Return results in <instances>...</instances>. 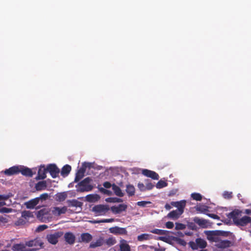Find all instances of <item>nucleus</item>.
<instances>
[{
  "label": "nucleus",
  "instance_id": "obj_15",
  "mask_svg": "<svg viewBox=\"0 0 251 251\" xmlns=\"http://www.w3.org/2000/svg\"><path fill=\"white\" fill-rule=\"evenodd\" d=\"M86 169L84 167L79 168L75 174L74 182H77L79 181L84 176Z\"/></svg>",
  "mask_w": 251,
  "mask_h": 251
},
{
  "label": "nucleus",
  "instance_id": "obj_7",
  "mask_svg": "<svg viewBox=\"0 0 251 251\" xmlns=\"http://www.w3.org/2000/svg\"><path fill=\"white\" fill-rule=\"evenodd\" d=\"M63 235L62 231L55 232L53 234H48L46 238L48 241L53 245H55L58 242V239Z\"/></svg>",
  "mask_w": 251,
  "mask_h": 251
},
{
  "label": "nucleus",
  "instance_id": "obj_8",
  "mask_svg": "<svg viewBox=\"0 0 251 251\" xmlns=\"http://www.w3.org/2000/svg\"><path fill=\"white\" fill-rule=\"evenodd\" d=\"M47 171L52 178H56L60 172L59 168L54 164L48 165L47 166Z\"/></svg>",
  "mask_w": 251,
  "mask_h": 251
},
{
  "label": "nucleus",
  "instance_id": "obj_56",
  "mask_svg": "<svg viewBox=\"0 0 251 251\" xmlns=\"http://www.w3.org/2000/svg\"><path fill=\"white\" fill-rule=\"evenodd\" d=\"M88 201H91L92 199L93 198V195H88L86 197Z\"/></svg>",
  "mask_w": 251,
  "mask_h": 251
},
{
  "label": "nucleus",
  "instance_id": "obj_3",
  "mask_svg": "<svg viewBox=\"0 0 251 251\" xmlns=\"http://www.w3.org/2000/svg\"><path fill=\"white\" fill-rule=\"evenodd\" d=\"M92 181L89 177L84 178L76 185V191L80 193L91 191L93 188V186L90 184Z\"/></svg>",
  "mask_w": 251,
  "mask_h": 251
},
{
  "label": "nucleus",
  "instance_id": "obj_55",
  "mask_svg": "<svg viewBox=\"0 0 251 251\" xmlns=\"http://www.w3.org/2000/svg\"><path fill=\"white\" fill-rule=\"evenodd\" d=\"M244 213L247 215H250L251 214V210L249 209H246L245 210Z\"/></svg>",
  "mask_w": 251,
  "mask_h": 251
},
{
  "label": "nucleus",
  "instance_id": "obj_27",
  "mask_svg": "<svg viewBox=\"0 0 251 251\" xmlns=\"http://www.w3.org/2000/svg\"><path fill=\"white\" fill-rule=\"evenodd\" d=\"M92 235L88 233H82L81 235V239L83 242L88 243L92 240Z\"/></svg>",
  "mask_w": 251,
  "mask_h": 251
},
{
  "label": "nucleus",
  "instance_id": "obj_52",
  "mask_svg": "<svg viewBox=\"0 0 251 251\" xmlns=\"http://www.w3.org/2000/svg\"><path fill=\"white\" fill-rule=\"evenodd\" d=\"M207 215L208 217H209L211 218H213L214 219H220L219 217L215 214H209H209H207Z\"/></svg>",
  "mask_w": 251,
  "mask_h": 251
},
{
  "label": "nucleus",
  "instance_id": "obj_19",
  "mask_svg": "<svg viewBox=\"0 0 251 251\" xmlns=\"http://www.w3.org/2000/svg\"><path fill=\"white\" fill-rule=\"evenodd\" d=\"M66 242L69 244H73L75 241V236L71 232H67L64 235Z\"/></svg>",
  "mask_w": 251,
  "mask_h": 251
},
{
  "label": "nucleus",
  "instance_id": "obj_5",
  "mask_svg": "<svg viewBox=\"0 0 251 251\" xmlns=\"http://www.w3.org/2000/svg\"><path fill=\"white\" fill-rule=\"evenodd\" d=\"M206 234L207 239L210 241H218L220 236H228V232L221 230L207 231Z\"/></svg>",
  "mask_w": 251,
  "mask_h": 251
},
{
  "label": "nucleus",
  "instance_id": "obj_33",
  "mask_svg": "<svg viewBox=\"0 0 251 251\" xmlns=\"http://www.w3.org/2000/svg\"><path fill=\"white\" fill-rule=\"evenodd\" d=\"M114 221V219L111 218V219H102L100 220H95L94 221H92V222L94 224H99L101 223H112Z\"/></svg>",
  "mask_w": 251,
  "mask_h": 251
},
{
  "label": "nucleus",
  "instance_id": "obj_61",
  "mask_svg": "<svg viewBox=\"0 0 251 251\" xmlns=\"http://www.w3.org/2000/svg\"><path fill=\"white\" fill-rule=\"evenodd\" d=\"M5 204H6V203H5V201H0V207L2 206Z\"/></svg>",
  "mask_w": 251,
  "mask_h": 251
},
{
  "label": "nucleus",
  "instance_id": "obj_51",
  "mask_svg": "<svg viewBox=\"0 0 251 251\" xmlns=\"http://www.w3.org/2000/svg\"><path fill=\"white\" fill-rule=\"evenodd\" d=\"M103 186L105 188H110L111 187H112V185L108 182V181H105L103 183Z\"/></svg>",
  "mask_w": 251,
  "mask_h": 251
},
{
  "label": "nucleus",
  "instance_id": "obj_62",
  "mask_svg": "<svg viewBox=\"0 0 251 251\" xmlns=\"http://www.w3.org/2000/svg\"><path fill=\"white\" fill-rule=\"evenodd\" d=\"M100 191L102 193H103V194H104V192L106 191V189L103 188H100Z\"/></svg>",
  "mask_w": 251,
  "mask_h": 251
},
{
  "label": "nucleus",
  "instance_id": "obj_23",
  "mask_svg": "<svg viewBox=\"0 0 251 251\" xmlns=\"http://www.w3.org/2000/svg\"><path fill=\"white\" fill-rule=\"evenodd\" d=\"M112 190L116 196L120 197H123L124 196V194L122 192L121 188L115 184H112Z\"/></svg>",
  "mask_w": 251,
  "mask_h": 251
},
{
  "label": "nucleus",
  "instance_id": "obj_32",
  "mask_svg": "<svg viewBox=\"0 0 251 251\" xmlns=\"http://www.w3.org/2000/svg\"><path fill=\"white\" fill-rule=\"evenodd\" d=\"M22 217L27 219L28 218L33 217V215L31 212L25 210L22 213Z\"/></svg>",
  "mask_w": 251,
  "mask_h": 251
},
{
  "label": "nucleus",
  "instance_id": "obj_45",
  "mask_svg": "<svg viewBox=\"0 0 251 251\" xmlns=\"http://www.w3.org/2000/svg\"><path fill=\"white\" fill-rule=\"evenodd\" d=\"M49 197V195L47 193H44L41 194L39 197H37V198H39V201L40 200H46Z\"/></svg>",
  "mask_w": 251,
  "mask_h": 251
},
{
  "label": "nucleus",
  "instance_id": "obj_35",
  "mask_svg": "<svg viewBox=\"0 0 251 251\" xmlns=\"http://www.w3.org/2000/svg\"><path fill=\"white\" fill-rule=\"evenodd\" d=\"M106 201L109 202H121L123 200L118 198H109L106 200Z\"/></svg>",
  "mask_w": 251,
  "mask_h": 251
},
{
  "label": "nucleus",
  "instance_id": "obj_40",
  "mask_svg": "<svg viewBox=\"0 0 251 251\" xmlns=\"http://www.w3.org/2000/svg\"><path fill=\"white\" fill-rule=\"evenodd\" d=\"M150 201H140L137 202V205L141 207H145L148 204H151Z\"/></svg>",
  "mask_w": 251,
  "mask_h": 251
},
{
  "label": "nucleus",
  "instance_id": "obj_59",
  "mask_svg": "<svg viewBox=\"0 0 251 251\" xmlns=\"http://www.w3.org/2000/svg\"><path fill=\"white\" fill-rule=\"evenodd\" d=\"M165 249L164 248H155L154 251H165Z\"/></svg>",
  "mask_w": 251,
  "mask_h": 251
},
{
  "label": "nucleus",
  "instance_id": "obj_26",
  "mask_svg": "<svg viewBox=\"0 0 251 251\" xmlns=\"http://www.w3.org/2000/svg\"><path fill=\"white\" fill-rule=\"evenodd\" d=\"M198 248L204 249L207 246V243L205 240L201 238H197L196 240Z\"/></svg>",
  "mask_w": 251,
  "mask_h": 251
},
{
  "label": "nucleus",
  "instance_id": "obj_25",
  "mask_svg": "<svg viewBox=\"0 0 251 251\" xmlns=\"http://www.w3.org/2000/svg\"><path fill=\"white\" fill-rule=\"evenodd\" d=\"M120 251H130V247L126 243L125 240H123L120 245Z\"/></svg>",
  "mask_w": 251,
  "mask_h": 251
},
{
  "label": "nucleus",
  "instance_id": "obj_16",
  "mask_svg": "<svg viewBox=\"0 0 251 251\" xmlns=\"http://www.w3.org/2000/svg\"><path fill=\"white\" fill-rule=\"evenodd\" d=\"M19 167H20V173L23 175L29 177H32L33 176V173L30 169L22 166H19Z\"/></svg>",
  "mask_w": 251,
  "mask_h": 251
},
{
  "label": "nucleus",
  "instance_id": "obj_42",
  "mask_svg": "<svg viewBox=\"0 0 251 251\" xmlns=\"http://www.w3.org/2000/svg\"><path fill=\"white\" fill-rule=\"evenodd\" d=\"M189 246L193 250H197L198 249L197 242L191 241L189 243Z\"/></svg>",
  "mask_w": 251,
  "mask_h": 251
},
{
  "label": "nucleus",
  "instance_id": "obj_39",
  "mask_svg": "<svg viewBox=\"0 0 251 251\" xmlns=\"http://www.w3.org/2000/svg\"><path fill=\"white\" fill-rule=\"evenodd\" d=\"M153 187L154 185L152 183L149 182L148 179L146 181V191L151 190Z\"/></svg>",
  "mask_w": 251,
  "mask_h": 251
},
{
  "label": "nucleus",
  "instance_id": "obj_18",
  "mask_svg": "<svg viewBox=\"0 0 251 251\" xmlns=\"http://www.w3.org/2000/svg\"><path fill=\"white\" fill-rule=\"evenodd\" d=\"M39 202V198H36L25 202V205L27 208L32 209L37 205Z\"/></svg>",
  "mask_w": 251,
  "mask_h": 251
},
{
  "label": "nucleus",
  "instance_id": "obj_12",
  "mask_svg": "<svg viewBox=\"0 0 251 251\" xmlns=\"http://www.w3.org/2000/svg\"><path fill=\"white\" fill-rule=\"evenodd\" d=\"M127 205L125 204H120L118 206H113L110 208V209L115 214H119L123 211H125L127 209Z\"/></svg>",
  "mask_w": 251,
  "mask_h": 251
},
{
  "label": "nucleus",
  "instance_id": "obj_48",
  "mask_svg": "<svg viewBox=\"0 0 251 251\" xmlns=\"http://www.w3.org/2000/svg\"><path fill=\"white\" fill-rule=\"evenodd\" d=\"M223 196L226 199H231L232 197V193L226 191L224 193Z\"/></svg>",
  "mask_w": 251,
  "mask_h": 251
},
{
  "label": "nucleus",
  "instance_id": "obj_10",
  "mask_svg": "<svg viewBox=\"0 0 251 251\" xmlns=\"http://www.w3.org/2000/svg\"><path fill=\"white\" fill-rule=\"evenodd\" d=\"M20 167L19 166H14L5 170L3 173L7 176H11L19 174L20 172Z\"/></svg>",
  "mask_w": 251,
  "mask_h": 251
},
{
  "label": "nucleus",
  "instance_id": "obj_13",
  "mask_svg": "<svg viewBox=\"0 0 251 251\" xmlns=\"http://www.w3.org/2000/svg\"><path fill=\"white\" fill-rule=\"evenodd\" d=\"M48 172L47 167L46 168L44 165L41 166L38 172V175L36 177L37 180L43 179L46 177V174Z\"/></svg>",
  "mask_w": 251,
  "mask_h": 251
},
{
  "label": "nucleus",
  "instance_id": "obj_44",
  "mask_svg": "<svg viewBox=\"0 0 251 251\" xmlns=\"http://www.w3.org/2000/svg\"><path fill=\"white\" fill-rule=\"evenodd\" d=\"M116 241L115 239L113 238H109L106 241V243L107 245L111 246L113 245L116 243Z\"/></svg>",
  "mask_w": 251,
  "mask_h": 251
},
{
  "label": "nucleus",
  "instance_id": "obj_21",
  "mask_svg": "<svg viewBox=\"0 0 251 251\" xmlns=\"http://www.w3.org/2000/svg\"><path fill=\"white\" fill-rule=\"evenodd\" d=\"M71 169V166L69 165L64 166L61 169V175L64 177L67 176L70 173Z\"/></svg>",
  "mask_w": 251,
  "mask_h": 251
},
{
  "label": "nucleus",
  "instance_id": "obj_47",
  "mask_svg": "<svg viewBox=\"0 0 251 251\" xmlns=\"http://www.w3.org/2000/svg\"><path fill=\"white\" fill-rule=\"evenodd\" d=\"M48 228V226L46 225H40L38 226L36 229V231L40 232Z\"/></svg>",
  "mask_w": 251,
  "mask_h": 251
},
{
  "label": "nucleus",
  "instance_id": "obj_50",
  "mask_svg": "<svg viewBox=\"0 0 251 251\" xmlns=\"http://www.w3.org/2000/svg\"><path fill=\"white\" fill-rule=\"evenodd\" d=\"M166 227L169 229H172L174 226V224L172 222H167L165 224Z\"/></svg>",
  "mask_w": 251,
  "mask_h": 251
},
{
  "label": "nucleus",
  "instance_id": "obj_11",
  "mask_svg": "<svg viewBox=\"0 0 251 251\" xmlns=\"http://www.w3.org/2000/svg\"><path fill=\"white\" fill-rule=\"evenodd\" d=\"M142 174L154 180H158L159 178V175L156 172L147 169L143 170Z\"/></svg>",
  "mask_w": 251,
  "mask_h": 251
},
{
  "label": "nucleus",
  "instance_id": "obj_54",
  "mask_svg": "<svg viewBox=\"0 0 251 251\" xmlns=\"http://www.w3.org/2000/svg\"><path fill=\"white\" fill-rule=\"evenodd\" d=\"M165 208H166V210H170L171 208H172V206H171V204H169L168 203H166L165 205Z\"/></svg>",
  "mask_w": 251,
  "mask_h": 251
},
{
  "label": "nucleus",
  "instance_id": "obj_22",
  "mask_svg": "<svg viewBox=\"0 0 251 251\" xmlns=\"http://www.w3.org/2000/svg\"><path fill=\"white\" fill-rule=\"evenodd\" d=\"M194 221L195 223L202 227H206V226L207 224V220L203 219H200L199 217H195L194 218Z\"/></svg>",
  "mask_w": 251,
  "mask_h": 251
},
{
  "label": "nucleus",
  "instance_id": "obj_46",
  "mask_svg": "<svg viewBox=\"0 0 251 251\" xmlns=\"http://www.w3.org/2000/svg\"><path fill=\"white\" fill-rule=\"evenodd\" d=\"M137 186L141 191H146L145 185L143 183L139 182L138 183Z\"/></svg>",
  "mask_w": 251,
  "mask_h": 251
},
{
  "label": "nucleus",
  "instance_id": "obj_6",
  "mask_svg": "<svg viewBox=\"0 0 251 251\" xmlns=\"http://www.w3.org/2000/svg\"><path fill=\"white\" fill-rule=\"evenodd\" d=\"M37 218L43 222H49L51 219L50 210L49 208H44L37 213Z\"/></svg>",
  "mask_w": 251,
  "mask_h": 251
},
{
  "label": "nucleus",
  "instance_id": "obj_28",
  "mask_svg": "<svg viewBox=\"0 0 251 251\" xmlns=\"http://www.w3.org/2000/svg\"><path fill=\"white\" fill-rule=\"evenodd\" d=\"M67 198L65 192L58 193L56 195V200L59 201H64Z\"/></svg>",
  "mask_w": 251,
  "mask_h": 251
},
{
  "label": "nucleus",
  "instance_id": "obj_57",
  "mask_svg": "<svg viewBox=\"0 0 251 251\" xmlns=\"http://www.w3.org/2000/svg\"><path fill=\"white\" fill-rule=\"evenodd\" d=\"M179 243L183 246H184L186 244L185 242L183 240H182V239H179Z\"/></svg>",
  "mask_w": 251,
  "mask_h": 251
},
{
  "label": "nucleus",
  "instance_id": "obj_53",
  "mask_svg": "<svg viewBox=\"0 0 251 251\" xmlns=\"http://www.w3.org/2000/svg\"><path fill=\"white\" fill-rule=\"evenodd\" d=\"M198 210L201 211V212H204L205 211H208L207 208L204 206L200 207L198 208Z\"/></svg>",
  "mask_w": 251,
  "mask_h": 251
},
{
  "label": "nucleus",
  "instance_id": "obj_4",
  "mask_svg": "<svg viewBox=\"0 0 251 251\" xmlns=\"http://www.w3.org/2000/svg\"><path fill=\"white\" fill-rule=\"evenodd\" d=\"M110 210L109 206L108 204H97L92 208V212L96 216H104Z\"/></svg>",
  "mask_w": 251,
  "mask_h": 251
},
{
  "label": "nucleus",
  "instance_id": "obj_1",
  "mask_svg": "<svg viewBox=\"0 0 251 251\" xmlns=\"http://www.w3.org/2000/svg\"><path fill=\"white\" fill-rule=\"evenodd\" d=\"M242 211L239 209H234L226 214L229 219H232L234 225L237 226H245L251 223V217L248 216H242Z\"/></svg>",
  "mask_w": 251,
  "mask_h": 251
},
{
  "label": "nucleus",
  "instance_id": "obj_29",
  "mask_svg": "<svg viewBox=\"0 0 251 251\" xmlns=\"http://www.w3.org/2000/svg\"><path fill=\"white\" fill-rule=\"evenodd\" d=\"M151 232L158 235H167L169 231L167 230L160 229H154L151 230Z\"/></svg>",
  "mask_w": 251,
  "mask_h": 251
},
{
  "label": "nucleus",
  "instance_id": "obj_2",
  "mask_svg": "<svg viewBox=\"0 0 251 251\" xmlns=\"http://www.w3.org/2000/svg\"><path fill=\"white\" fill-rule=\"evenodd\" d=\"M171 204L177 209L171 211L168 214L167 217L169 219L175 220L177 219L184 212L186 205V201L181 200L178 201H172Z\"/></svg>",
  "mask_w": 251,
  "mask_h": 251
},
{
  "label": "nucleus",
  "instance_id": "obj_58",
  "mask_svg": "<svg viewBox=\"0 0 251 251\" xmlns=\"http://www.w3.org/2000/svg\"><path fill=\"white\" fill-rule=\"evenodd\" d=\"M112 194L111 191L108 190H106V191L104 192V194H106L107 195H111Z\"/></svg>",
  "mask_w": 251,
  "mask_h": 251
},
{
  "label": "nucleus",
  "instance_id": "obj_34",
  "mask_svg": "<svg viewBox=\"0 0 251 251\" xmlns=\"http://www.w3.org/2000/svg\"><path fill=\"white\" fill-rule=\"evenodd\" d=\"M167 184H168L165 181H164L162 180H160L157 183V184L156 185V187L157 189H161V188H162L163 187L167 186Z\"/></svg>",
  "mask_w": 251,
  "mask_h": 251
},
{
  "label": "nucleus",
  "instance_id": "obj_37",
  "mask_svg": "<svg viewBox=\"0 0 251 251\" xmlns=\"http://www.w3.org/2000/svg\"><path fill=\"white\" fill-rule=\"evenodd\" d=\"M191 197L193 200L200 201L202 199L201 195L199 193H194L191 194Z\"/></svg>",
  "mask_w": 251,
  "mask_h": 251
},
{
  "label": "nucleus",
  "instance_id": "obj_63",
  "mask_svg": "<svg viewBox=\"0 0 251 251\" xmlns=\"http://www.w3.org/2000/svg\"><path fill=\"white\" fill-rule=\"evenodd\" d=\"M158 239L161 241H165L166 240V238L165 237H159Z\"/></svg>",
  "mask_w": 251,
  "mask_h": 251
},
{
  "label": "nucleus",
  "instance_id": "obj_14",
  "mask_svg": "<svg viewBox=\"0 0 251 251\" xmlns=\"http://www.w3.org/2000/svg\"><path fill=\"white\" fill-rule=\"evenodd\" d=\"M110 233L114 234L125 235L127 234V231L125 228L115 226L109 228Z\"/></svg>",
  "mask_w": 251,
  "mask_h": 251
},
{
  "label": "nucleus",
  "instance_id": "obj_41",
  "mask_svg": "<svg viewBox=\"0 0 251 251\" xmlns=\"http://www.w3.org/2000/svg\"><path fill=\"white\" fill-rule=\"evenodd\" d=\"M12 209L7 207L0 208V213H8L11 212Z\"/></svg>",
  "mask_w": 251,
  "mask_h": 251
},
{
  "label": "nucleus",
  "instance_id": "obj_64",
  "mask_svg": "<svg viewBox=\"0 0 251 251\" xmlns=\"http://www.w3.org/2000/svg\"><path fill=\"white\" fill-rule=\"evenodd\" d=\"M32 242H33V241H29V243H28V245L29 246H32Z\"/></svg>",
  "mask_w": 251,
  "mask_h": 251
},
{
  "label": "nucleus",
  "instance_id": "obj_38",
  "mask_svg": "<svg viewBox=\"0 0 251 251\" xmlns=\"http://www.w3.org/2000/svg\"><path fill=\"white\" fill-rule=\"evenodd\" d=\"M185 228V225L179 223H176L175 229L176 230H183Z\"/></svg>",
  "mask_w": 251,
  "mask_h": 251
},
{
  "label": "nucleus",
  "instance_id": "obj_49",
  "mask_svg": "<svg viewBox=\"0 0 251 251\" xmlns=\"http://www.w3.org/2000/svg\"><path fill=\"white\" fill-rule=\"evenodd\" d=\"M9 198L10 196L9 195H0V201H6Z\"/></svg>",
  "mask_w": 251,
  "mask_h": 251
},
{
  "label": "nucleus",
  "instance_id": "obj_30",
  "mask_svg": "<svg viewBox=\"0 0 251 251\" xmlns=\"http://www.w3.org/2000/svg\"><path fill=\"white\" fill-rule=\"evenodd\" d=\"M82 205V203L76 200H73L69 201V206L74 207H80Z\"/></svg>",
  "mask_w": 251,
  "mask_h": 251
},
{
  "label": "nucleus",
  "instance_id": "obj_17",
  "mask_svg": "<svg viewBox=\"0 0 251 251\" xmlns=\"http://www.w3.org/2000/svg\"><path fill=\"white\" fill-rule=\"evenodd\" d=\"M67 211V207L63 206L61 208L58 207H54L52 210V214L55 216H59L62 214H64Z\"/></svg>",
  "mask_w": 251,
  "mask_h": 251
},
{
  "label": "nucleus",
  "instance_id": "obj_9",
  "mask_svg": "<svg viewBox=\"0 0 251 251\" xmlns=\"http://www.w3.org/2000/svg\"><path fill=\"white\" fill-rule=\"evenodd\" d=\"M216 243L215 246L219 249H225L230 247L232 245L230 241L227 240H222L218 239V241H214Z\"/></svg>",
  "mask_w": 251,
  "mask_h": 251
},
{
  "label": "nucleus",
  "instance_id": "obj_20",
  "mask_svg": "<svg viewBox=\"0 0 251 251\" xmlns=\"http://www.w3.org/2000/svg\"><path fill=\"white\" fill-rule=\"evenodd\" d=\"M126 191L129 197H131L135 195V189L133 185L127 184L126 186Z\"/></svg>",
  "mask_w": 251,
  "mask_h": 251
},
{
  "label": "nucleus",
  "instance_id": "obj_60",
  "mask_svg": "<svg viewBox=\"0 0 251 251\" xmlns=\"http://www.w3.org/2000/svg\"><path fill=\"white\" fill-rule=\"evenodd\" d=\"M189 226L191 227L192 228V229H194L195 228H196V226L193 224V223H191V224H190L189 225Z\"/></svg>",
  "mask_w": 251,
  "mask_h": 251
},
{
  "label": "nucleus",
  "instance_id": "obj_43",
  "mask_svg": "<svg viewBox=\"0 0 251 251\" xmlns=\"http://www.w3.org/2000/svg\"><path fill=\"white\" fill-rule=\"evenodd\" d=\"M101 246V243L100 241H97L96 242H92L90 245V247L92 248H95L97 247H100Z\"/></svg>",
  "mask_w": 251,
  "mask_h": 251
},
{
  "label": "nucleus",
  "instance_id": "obj_36",
  "mask_svg": "<svg viewBox=\"0 0 251 251\" xmlns=\"http://www.w3.org/2000/svg\"><path fill=\"white\" fill-rule=\"evenodd\" d=\"M24 248V246L22 244H14L12 247V250L14 251H22Z\"/></svg>",
  "mask_w": 251,
  "mask_h": 251
},
{
  "label": "nucleus",
  "instance_id": "obj_24",
  "mask_svg": "<svg viewBox=\"0 0 251 251\" xmlns=\"http://www.w3.org/2000/svg\"><path fill=\"white\" fill-rule=\"evenodd\" d=\"M47 187V183L46 181H39L36 184L35 188L37 191L44 190Z\"/></svg>",
  "mask_w": 251,
  "mask_h": 251
},
{
  "label": "nucleus",
  "instance_id": "obj_31",
  "mask_svg": "<svg viewBox=\"0 0 251 251\" xmlns=\"http://www.w3.org/2000/svg\"><path fill=\"white\" fill-rule=\"evenodd\" d=\"M150 235L146 233L142 234L137 237V239L139 241H143L144 240H147L150 239Z\"/></svg>",
  "mask_w": 251,
  "mask_h": 251
}]
</instances>
